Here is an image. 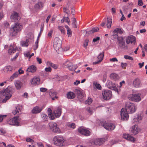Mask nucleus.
Listing matches in <instances>:
<instances>
[{
  "label": "nucleus",
  "mask_w": 147,
  "mask_h": 147,
  "mask_svg": "<svg viewBox=\"0 0 147 147\" xmlns=\"http://www.w3.org/2000/svg\"><path fill=\"white\" fill-rule=\"evenodd\" d=\"M142 119V117L140 115H138L135 116L132 121V122L134 123H135V124L132 126V129H138V125L136 124H138L140 122Z\"/></svg>",
  "instance_id": "obj_8"
},
{
  "label": "nucleus",
  "mask_w": 147,
  "mask_h": 147,
  "mask_svg": "<svg viewBox=\"0 0 147 147\" xmlns=\"http://www.w3.org/2000/svg\"><path fill=\"white\" fill-rule=\"evenodd\" d=\"M123 33V29L122 28H117L113 32L112 36L114 39H116L118 36V34H122Z\"/></svg>",
  "instance_id": "obj_9"
},
{
  "label": "nucleus",
  "mask_w": 147,
  "mask_h": 147,
  "mask_svg": "<svg viewBox=\"0 0 147 147\" xmlns=\"http://www.w3.org/2000/svg\"><path fill=\"white\" fill-rule=\"evenodd\" d=\"M110 61H113V62H115V61L117 62V61H118V60L116 58L114 57V58H113L112 59H110Z\"/></svg>",
  "instance_id": "obj_62"
},
{
  "label": "nucleus",
  "mask_w": 147,
  "mask_h": 147,
  "mask_svg": "<svg viewBox=\"0 0 147 147\" xmlns=\"http://www.w3.org/2000/svg\"><path fill=\"white\" fill-rule=\"evenodd\" d=\"M86 110L90 115H91L92 113V109L90 107H88L87 108Z\"/></svg>",
  "instance_id": "obj_54"
},
{
  "label": "nucleus",
  "mask_w": 147,
  "mask_h": 147,
  "mask_svg": "<svg viewBox=\"0 0 147 147\" xmlns=\"http://www.w3.org/2000/svg\"><path fill=\"white\" fill-rule=\"evenodd\" d=\"M124 58L127 59H129L131 60H133V58L132 57L127 55H125L124 56Z\"/></svg>",
  "instance_id": "obj_50"
},
{
  "label": "nucleus",
  "mask_w": 147,
  "mask_h": 147,
  "mask_svg": "<svg viewBox=\"0 0 147 147\" xmlns=\"http://www.w3.org/2000/svg\"><path fill=\"white\" fill-rule=\"evenodd\" d=\"M125 107V109L131 113L135 112L136 110V108L134 104L129 101L126 102Z\"/></svg>",
  "instance_id": "obj_4"
},
{
  "label": "nucleus",
  "mask_w": 147,
  "mask_h": 147,
  "mask_svg": "<svg viewBox=\"0 0 147 147\" xmlns=\"http://www.w3.org/2000/svg\"><path fill=\"white\" fill-rule=\"evenodd\" d=\"M47 89L45 88H40V91L42 92H45L47 90Z\"/></svg>",
  "instance_id": "obj_60"
},
{
  "label": "nucleus",
  "mask_w": 147,
  "mask_h": 147,
  "mask_svg": "<svg viewBox=\"0 0 147 147\" xmlns=\"http://www.w3.org/2000/svg\"><path fill=\"white\" fill-rule=\"evenodd\" d=\"M42 107L36 106L34 107L32 110V112L33 114H36L40 113L43 109Z\"/></svg>",
  "instance_id": "obj_19"
},
{
  "label": "nucleus",
  "mask_w": 147,
  "mask_h": 147,
  "mask_svg": "<svg viewBox=\"0 0 147 147\" xmlns=\"http://www.w3.org/2000/svg\"><path fill=\"white\" fill-rule=\"evenodd\" d=\"M127 65V64L125 63H121V66L124 69Z\"/></svg>",
  "instance_id": "obj_57"
},
{
  "label": "nucleus",
  "mask_w": 147,
  "mask_h": 147,
  "mask_svg": "<svg viewBox=\"0 0 147 147\" xmlns=\"http://www.w3.org/2000/svg\"><path fill=\"white\" fill-rule=\"evenodd\" d=\"M107 27L108 28H110L111 27L112 23V19L111 18H107Z\"/></svg>",
  "instance_id": "obj_37"
},
{
  "label": "nucleus",
  "mask_w": 147,
  "mask_h": 147,
  "mask_svg": "<svg viewBox=\"0 0 147 147\" xmlns=\"http://www.w3.org/2000/svg\"><path fill=\"white\" fill-rule=\"evenodd\" d=\"M10 19L12 22H16L20 20V17L18 13L14 11L11 16Z\"/></svg>",
  "instance_id": "obj_15"
},
{
  "label": "nucleus",
  "mask_w": 147,
  "mask_h": 147,
  "mask_svg": "<svg viewBox=\"0 0 147 147\" xmlns=\"http://www.w3.org/2000/svg\"><path fill=\"white\" fill-rule=\"evenodd\" d=\"M53 113L56 117H59L61 113V109L60 107H58L54 110Z\"/></svg>",
  "instance_id": "obj_21"
},
{
  "label": "nucleus",
  "mask_w": 147,
  "mask_h": 147,
  "mask_svg": "<svg viewBox=\"0 0 147 147\" xmlns=\"http://www.w3.org/2000/svg\"><path fill=\"white\" fill-rule=\"evenodd\" d=\"M53 33V30H51L48 32V37L49 38H51L52 37V35Z\"/></svg>",
  "instance_id": "obj_53"
},
{
  "label": "nucleus",
  "mask_w": 147,
  "mask_h": 147,
  "mask_svg": "<svg viewBox=\"0 0 147 147\" xmlns=\"http://www.w3.org/2000/svg\"><path fill=\"white\" fill-rule=\"evenodd\" d=\"M67 34L68 35V36H71L72 33L70 29L67 30Z\"/></svg>",
  "instance_id": "obj_59"
},
{
  "label": "nucleus",
  "mask_w": 147,
  "mask_h": 147,
  "mask_svg": "<svg viewBox=\"0 0 147 147\" xmlns=\"http://www.w3.org/2000/svg\"><path fill=\"white\" fill-rule=\"evenodd\" d=\"M102 125L105 129H115V127L114 124L109 122H105Z\"/></svg>",
  "instance_id": "obj_18"
},
{
  "label": "nucleus",
  "mask_w": 147,
  "mask_h": 147,
  "mask_svg": "<svg viewBox=\"0 0 147 147\" xmlns=\"http://www.w3.org/2000/svg\"><path fill=\"white\" fill-rule=\"evenodd\" d=\"M140 94H131L128 96V99L134 102H139L141 100Z\"/></svg>",
  "instance_id": "obj_6"
},
{
  "label": "nucleus",
  "mask_w": 147,
  "mask_h": 147,
  "mask_svg": "<svg viewBox=\"0 0 147 147\" xmlns=\"http://www.w3.org/2000/svg\"><path fill=\"white\" fill-rule=\"evenodd\" d=\"M38 38H37V40L35 41V45L34 46V50H36L38 47Z\"/></svg>",
  "instance_id": "obj_44"
},
{
  "label": "nucleus",
  "mask_w": 147,
  "mask_h": 147,
  "mask_svg": "<svg viewBox=\"0 0 147 147\" xmlns=\"http://www.w3.org/2000/svg\"><path fill=\"white\" fill-rule=\"evenodd\" d=\"M133 84L134 86L136 88L139 87L141 85L140 81L138 78H136L134 80Z\"/></svg>",
  "instance_id": "obj_24"
},
{
  "label": "nucleus",
  "mask_w": 147,
  "mask_h": 147,
  "mask_svg": "<svg viewBox=\"0 0 147 147\" xmlns=\"http://www.w3.org/2000/svg\"><path fill=\"white\" fill-rule=\"evenodd\" d=\"M123 137L124 138L133 142H134L135 141V139L128 134H124Z\"/></svg>",
  "instance_id": "obj_23"
},
{
  "label": "nucleus",
  "mask_w": 147,
  "mask_h": 147,
  "mask_svg": "<svg viewBox=\"0 0 147 147\" xmlns=\"http://www.w3.org/2000/svg\"><path fill=\"white\" fill-rule=\"evenodd\" d=\"M67 67L71 71L74 70V72H76L75 70L78 67L76 65H73L71 63H69V64L67 65ZM73 73L72 74H73Z\"/></svg>",
  "instance_id": "obj_25"
},
{
  "label": "nucleus",
  "mask_w": 147,
  "mask_h": 147,
  "mask_svg": "<svg viewBox=\"0 0 147 147\" xmlns=\"http://www.w3.org/2000/svg\"><path fill=\"white\" fill-rule=\"evenodd\" d=\"M66 125L69 128H72L74 129L76 127V125L74 123H67L66 124Z\"/></svg>",
  "instance_id": "obj_39"
},
{
  "label": "nucleus",
  "mask_w": 147,
  "mask_h": 147,
  "mask_svg": "<svg viewBox=\"0 0 147 147\" xmlns=\"http://www.w3.org/2000/svg\"><path fill=\"white\" fill-rule=\"evenodd\" d=\"M29 40L27 39L25 41H22L21 42V45L23 47H27L29 45Z\"/></svg>",
  "instance_id": "obj_33"
},
{
  "label": "nucleus",
  "mask_w": 147,
  "mask_h": 147,
  "mask_svg": "<svg viewBox=\"0 0 147 147\" xmlns=\"http://www.w3.org/2000/svg\"><path fill=\"white\" fill-rule=\"evenodd\" d=\"M16 50L15 47H14L12 45H10L9 49L8 50V53L10 54L14 53Z\"/></svg>",
  "instance_id": "obj_30"
},
{
  "label": "nucleus",
  "mask_w": 147,
  "mask_h": 147,
  "mask_svg": "<svg viewBox=\"0 0 147 147\" xmlns=\"http://www.w3.org/2000/svg\"><path fill=\"white\" fill-rule=\"evenodd\" d=\"M23 28L22 25L21 24L16 22L11 26V30L13 32L12 36L16 35Z\"/></svg>",
  "instance_id": "obj_1"
},
{
  "label": "nucleus",
  "mask_w": 147,
  "mask_h": 147,
  "mask_svg": "<svg viewBox=\"0 0 147 147\" xmlns=\"http://www.w3.org/2000/svg\"><path fill=\"white\" fill-rule=\"evenodd\" d=\"M41 117L43 120V121H46L48 119L47 115L44 113H41Z\"/></svg>",
  "instance_id": "obj_41"
},
{
  "label": "nucleus",
  "mask_w": 147,
  "mask_h": 147,
  "mask_svg": "<svg viewBox=\"0 0 147 147\" xmlns=\"http://www.w3.org/2000/svg\"><path fill=\"white\" fill-rule=\"evenodd\" d=\"M43 6V4L41 2H39L34 5V7L35 9L37 10L40 9Z\"/></svg>",
  "instance_id": "obj_28"
},
{
  "label": "nucleus",
  "mask_w": 147,
  "mask_h": 147,
  "mask_svg": "<svg viewBox=\"0 0 147 147\" xmlns=\"http://www.w3.org/2000/svg\"><path fill=\"white\" fill-rule=\"evenodd\" d=\"M110 78L112 79L116 80L118 79V76L115 73H112L111 74L110 76Z\"/></svg>",
  "instance_id": "obj_34"
},
{
  "label": "nucleus",
  "mask_w": 147,
  "mask_h": 147,
  "mask_svg": "<svg viewBox=\"0 0 147 147\" xmlns=\"http://www.w3.org/2000/svg\"><path fill=\"white\" fill-rule=\"evenodd\" d=\"M79 133L86 136L90 135L91 132L88 129H78Z\"/></svg>",
  "instance_id": "obj_20"
},
{
  "label": "nucleus",
  "mask_w": 147,
  "mask_h": 147,
  "mask_svg": "<svg viewBox=\"0 0 147 147\" xmlns=\"http://www.w3.org/2000/svg\"><path fill=\"white\" fill-rule=\"evenodd\" d=\"M58 28L60 30L61 33L63 34H65V31L64 28L63 27L60 26H58Z\"/></svg>",
  "instance_id": "obj_42"
},
{
  "label": "nucleus",
  "mask_w": 147,
  "mask_h": 147,
  "mask_svg": "<svg viewBox=\"0 0 147 147\" xmlns=\"http://www.w3.org/2000/svg\"><path fill=\"white\" fill-rule=\"evenodd\" d=\"M75 90L76 92L77 95L79 96L80 95H82V93L81 92V91L80 90L76 89Z\"/></svg>",
  "instance_id": "obj_52"
},
{
  "label": "nucleus",
  "mask_w": 147,
  "mask_h": 147,
  "mask_svg": "<svg viewBox=\"0 0 147 147\" xmlns=\"http://www.w3.org/2000/svg\"><path fill=\"white\" fill-rule=\"evenodd\" d=\"M104 57V53L103 52H102L98 55L97 57L98 61L95 62L93 63L94 64H96L100 63L103 60Z\"/></svg>",
  "instance_id": "obj_22"
},
{
  "label": "nucleus",
  "mask_w": 147,
  "mask_h": 147,
  "mask_svg": "<svg viewBox=\"0 0 147 147\" xmlns=\"http://www.w3.org/2000/svg\"><path fill=\"white\" fill-rule=\"evenodd\" d=\"M65 21L66 22L68 23L69 25L70 20L68 17L64 18Z\"/></svg>",
  "instance_id": "obj_61"
},
{
  "label": "nucleus",
  "mask_w": 147,
  "mask_h": 147,
  "mask_svg": "<svg viewBox=\"0 0 147 147\" xmlns=\"http://www.w3.org/2000/svg\"><path fill=\"white\" fill-rule=\"evenodd\" d=\"M22 109V107L19 105H18L16 107V110L17 112L19 113L20 112Z\"/></svg>",
  "instance_id": "obj_47"
},
{
  "label": "nucleus",
  "mask_w": 147,
  "mask_h": 147,
  "mask_svg": "<svg viewBox=\"0 0 147 147\" xmlns=\"http://www.w3.org/2000/svg\"><path fill=\"white\" fill-rule=\"evenodd\" d=\"M36 68L35 66L32 65L30 66L27 69V72H29L32 73H34L36 71Z\"/></svg>",
  "instance_id": "obj_26"
},
{
  "label": "nucleus",
  "mask_w": 147,
  "mask_h": 147,
  "mask_svg": "<svg viewBox=\"0 0 147 147\" xmlns=\"http://www.w3.org/2000/svg\"><path fill=\"white\" fill-rule=\"evenodd\" d=\"M106 86L108 88L118 92V89L117 88L115 84L110 80H108L107 82Z\"/></svg>",
  "instance_id": "obj_12"
},
{
  "label": "nucleus",
  "mask_w": 147,
  "mask_h": 147,
  "mask_svg": "<svg viewBox=\"0 0 147 147\" xmlns=\"http://www.w3.org/2000/svg\"><path fill=\"white\" fill-rule=\"evenodd\" d=\"M12 69V67L11 66L9 65L6 67L5 69V70H6L7 72L11 71Z\"/></svg>",
  "instance_id": "obj_48"
},
{
  "label": "nucleus",
  "mask_w": 147,
  "mask_h": 147,
  "mask_svg": "<svg viewBox=\"0 0 147 147\" xmlns=\"http://www.w3.org/2000/svg\"><path fill=\"white\" fill-rule=\"evenodd\" d=\"M72 25L73 26L74 28H76L77 27V26L76 25V19L75 18H72Z\"/></svg>",
  "instance_id": "obj_45"
},
{
  "label": "nucleus",
  "mask_w": 147,
  "mask_h": 147,
  "mask_svg": "<svg viewBox=\"0 0 147 147\" xmlns=\"http://www.w3.org/2000/svg\"><path fill=\"white\" fill-rule=\"evenodd\" d=\"M119 46L121 48H124L125 47V43L124 38L122 36H120L117 38Z\"/></svg>",
  "instance_id": "obj_14"
},
{
  "label": "nucleus",
  "mask_w": 147,
  "mask_h": 147,
  "mask_svg": "<svg viewBox=\"0 0 147 147\" xmlns=\"http://www.w3.org/2000/svg\"><path fill=\"white\" fill-rule=\"evenodd\" d=\"M65 140L63 137L59 136H56L53 139L54 144L59 146H63V143Z\"/></svg>",
  "instance_id": "obj_5"
},
{
  "label": "nucleus",
  "mask_w": 147,
  "mask_h": 147,
  "mask_svg": "<svg viewBox=\"0 0 147 147\" xmlns=\"http://www.w3.org/2000/svg\"><path fill=\"white\" fill-rule=\"evenodd\" d=\"M106 140L105 138H96L93 140L92 142L94 144L99 146L102 144Z\"/></svg>",
  "instance_id": "obj_11"
},
{
  "label": "nucleus",
  "mask_w": 147,
  "mask_h": 147,
  "mask_svg": "<svg viewBox=\"0 0 147 147\" xmlns=\"http://www.w3.org/2000/svg\"><path fill=\"white\" fill-rule=\"evenodd\" d=\"M128 111L122 108L121 111V118L123 120H127L129 118V115L127 113Z\"/></svg>",
  "instance_id": "obj_16"
},
{
  "label": "nucleus",
  "mask_w": 147,
  "mask_h": 147,
  "mask_svg": "<svg viewBox=\"0 0 147 147\" xmlns=\"http://www.w3.org/2000/svg\"><path fill=\"white\" fill-rule=\"evenodd\" d=\"M7 115H0V123L2 122L3 119L6 117Z\"/></svg>",
  "instance_id": "obj_51"
},
{
  "label": "nucleus",
  "mask_w": 147,
  "mask_h": 147,
  "mask_svg": "<svg viewBox=\"0 0 147 147\" xmlns=\"http://www.w3.org/2000/svg\"><path fill=\"white\" fill-rule=\"evenodd\" d=\"M12 88L10 86H8L3 91V94L5 96V98L3 100V102H5L9 99L12 96Z\"/></svg>",
  "instance_id": "obj_2"
},
{
  "label": "nucleus",
  "mask_w": 147,
  "mask_h": 147,
  "mask_svg": "<svg viewBox=\"0 0 147 147\" xmlns=\"http://www.w3.org/2000/svg\"><path fill=\"white\" fill-rule=\"evenodd\" d=\"M53 63L51 61H47L46 63L47 65L48 66L51 67Z\"/></svg>",
  "instance_id": "obj_63"
},
{
  "label": "nucleus",
  "mask_w": 147,
  "mask_h": 147,
  "mask_svg": "<svg viewBox=\"0 0 147 147\" xmlns=\"http://www.w3.org/2000/svg\"><path fill=\"white\" fill-rule=\"evenodd\" d=\"M18 117H16L10 119L8 121V123L12 125L20 126V124L18 122Z\"/></svg>",
  "instance_id": "obj_10"
},
{
  "label": "nucleus",
  "mask_w": 147,
  "mask_h": 147,
  "mask_svg": "<svg viewBox=\"0 0 147 147\" xmlns=\"http://www.w3.org/2000/svg\"><path fill=\"white\" fill-rule=\"evenodd\" d=\"M30 53L28 51H26L24 53V55L25 57H28L29 58L30 56Z\"/></svg>",
  "instance_id": "obj_56"
},
{
  "label": "nucleus",
  "mask_w": 147,
  "mask_h": 147,
  "mask_svg": "<svg viewBox=\"0 0 147 147\" xmlns=\"http://www.w3.org/2000/svg\"><path fill=\"white\" fill-rule=\"evenodd\" d=\"M18 74H19V75L24 74V71L23 70H22L21 69H20L18 70Z\"/></svg>",
  "instance_id": "obj_64"
},
{
  "label": "nucleus",
  "mask_w": 147,
  "mask_h": 147,
  "mask_svg": "<svg viewBox=\"0 0 147 147\" xmlns=\"http://www.w3.org/2000/svg\"><path fill=\"white\" fill-rule=\"evenodd\" d=\"M49 94L53 100L57 98V97L56 96V93L55 92H49Z\"/></svg>",
  "instance_id": "obj_32"
},
{
  "label": "nucleus",
  "mask_w": 147,
  "mask_h": 147,
  "mask_svg": "<svg viewBox=\"0 0 147 147\" xmlns=\"http://www.w3.org/2000/svg\"><path fill=\"white\" fill-rule=\"evenodd\" d=\"M131 133H133L134 135H136L138 133V129H131Z\"/></svg>",
  "instance_id": "obj_43"
},
{
  "label": "nucleus",
  "mask_w": 147,
  "mask_h": 147,
  "mask_svg": "<svg viewBox=\"0 0 147 147\" xmlns=\"http://www.w3.org/2000/svg\"><path fill=\"white\" fill-rule=\"evenodd\" d=\"M48 114L49 118L51 120H52L55 119V117L52 113V111L50 108H48Z\"/></svg>",
  "instance_id": "obj_29"
},
{
  "label": "nucleus",
  "mask_w": 147,
  "mask_h": 147,
  "mask_svg": "<svg viewBox=\"0 0 147 147\" xmlns=\"http://www.w3.org/2000/svg\"><path fill=\"white\" fill-rule=\"evenodd\" d=\"M57 124L55 123L50 122L49 123V126L50 129H57Z\"/></svg>",
  "instance_id": "obj_35"
},
{
  "label": "nucleus",
  "mask_w": 147,
  "mask_h": 147,
  "mask_svg": "<svg viewBox=\"0 0 147 147\" xmlns=\"http://www.w3.org/2000/svg\"><path fill=\"white\" fill-rule=\"evenodd\" d=\"M102 98L105 100H108L112 96V92L111 91L106 90L103 91L102 93Z\"/></svg>",
  "instance_id": "obj_7"
},
{
  "label": "nucleus",
  "mask_w": 147,
  "mask_h": 147,
  "mask_svg": "<svg viewBox=\"0 0 147 147\" xmlns=\"http://www.w3.org/2000/svg\"><path fill=\"white\" fill-rule=\"evenodd\" d=\"M67 96L68 98L72 99L75 97L76 95L74 93L72 92H69L67 94Z\"/></svg>",
  "instance_id": "obj_31"
},
{
  "label": "nucleus",
  "mask_w": 147,
  "mask_h": 147,
  "mask_svg": "<svg viewBox=\"0 0 147 147\" xmlns=\"http://www.w3.org/2000/svg\"><path fill=\"white\" fill-rule=\"evenodd\" d=\"M15 85L17 89L19 90L21 88L23 85V83L20 81H17L15 82Z\"/></svg>",
  "instance_id": "obj_27"
},
{
  "label": "nucleus",
  "mask_w": 147,
  "mask_h": 147,
  "mask_svg": "<svg viewBox=\"0 0 147 147\" xmlns=\"http://www.w3.org/2000/svg\"><path fill=\"white\" fill-rule=\"evenodd\" d=\"M125 40L127 44L130 43L134 45L136 42V38L132 35H130L127 37Z\"/></svg>",
  "instance_id": "obj_17"
},
{
  "label": "nucleus",
  "mask_w": 147,
  "mask_h": 147,
  "mask_svg": "<svg viewBox=\"0 0 147 147\" xmlns=\"http://www.w3.org/2000/svg\"><path fill=\"white\" fill-rule=\"evenodd\" d=\"M92 101V99L90 98H88V99L85 101V104L90 105Z\"/></svg>",
  "instance_id": "obj_46"
},
{
  "label": "nucleus",
  "mask_w": 147,
  "mask_h": 147,
  "mask_svg": "<svg viewBox=\"0 0 147 147\" xmlns=\"http://www.w3.org/2000/svg\"><path fill=\"white\" fill-rule=\"evenodd\" d=\"M88 39H86L84 41V47H86L88 45Z\"/></svg>",
  "instance_id": "obj_55"
},
{
  "label": "nucleus",
  "mask_w": 147,
  "mask_h": 147,
  "mask_svg": "<svg viewBox=\"0 0 147 147\" xmlns=\"http://www.w3.org/2000/svg\"><path fill=\"white\" fill-rule=\"evenodd\" d=\"M19 76L18 72L16 71L10 77V79L12 80L15 78H16Z\"/></svg>",
  "instance_id": "obj_36"
},
{
  "label": "nucleus",
  "mask_w": 147,
  "mask_h": 147,
  "mask_svg": "<svg viewBox=\"0 0 147 147\" xmlns=\"http://www.w3.org/2000/svg\"><path fill=\"white\" fill-rule=\"evenodd\" d=\"M51 68L50 67H46L45 69V71L46 72H51Z\"/></svg>",
  "instance_id": "obj_58"
},
{
  "label": "nucleus",
  "mask_w": 147,
  "mask_h": 147,
  "mask_svg": "<svg viewBox=\"0 0 147 147\" xmlns=\"http://www.w3.org/2000/svg\"><path fill=\"white\" fill-rule=\"evenodd\" d=\"M93 84L94 88H96L99 90H100L102 88L100 85L99 84L97 83V82H94Z\"/></svg>",
  "instance_id": "obj_38"
},
{
  "label": "nucleus",
  "mask_w": 147,
  "mask_h": 147,
  "mask_svg": "<svg viewBox=\"0 0 147 147\" xmlns=\"http://www.w3.org/2000/svg\"><path fill=\"white\" fill-rule=\"evenodd\" d=\"M99 30V28L97 27L93 28L92 30L89 31V33L92 34L94 32H97Z\"/></svg>",
  "instance_id": "obj_40"
},
{
  "label": "nucleus",
  "mask_w": 147,
  "mask_h": 147,
  "mask_svg": "<svg viewBox=\"0 0 147 147\" xmlns=\"http://www.w3.org/2000/svg\"><path fill=\"white\" fill-rule=\"evenodd\" d=\"M40 79L39 77L34 76L32 79L30 81L32 86H35L40 84Z\"/></svg>",
  "instance_id": "obj_13"
},
{
  "label": "nucleus",
  "mask_w": 147,
  "mask_h": 147,
  "mask_svg": "<svg viewBox=\"0 0 147 147\" xmlns=\"http://www.w3.org/2000/svg\"><path fill=\"white\" fill-rule=\"evenodd\" d=\"M52 131L54 133H60L61 132L60 129H51Z\"/></svg>",
  "instance_id": "obj_49"
},
{
  "label": "nucleus",
  "mask_w": 147,
  "mask_h": 147,
  "mask_svg": "<svg viewBox=\"0 0 147 147\" xmlns=\"http://www.w3.org/2000/svg\"><path fill=\"white\" fill-rule=\"evenodd\" d=\"M62 41L58 37H56L54 39L53 47L54 49L58 53L62 50Z\"/></svg>",
  "instance_id": "obj_3"
}]
</instances>
